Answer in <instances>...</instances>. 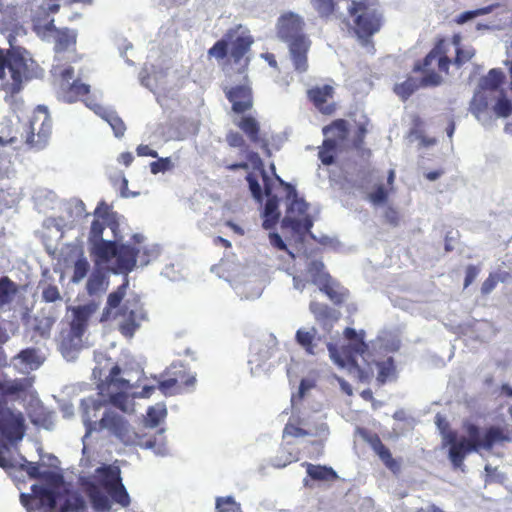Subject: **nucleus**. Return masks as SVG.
Segmentation results:
<instances>
[{
    "label": "nucleus",
    "instance_id": "nucleus-1",
    "mask_svg": "<svg viewBox=\"0 0 512 512\" xmlns=\"http://www.w3.org/2000/svg\"><path fill=\"white\" fill-rule=\"evenodd\" d=\"M101 406V402L92 401L91 405L87 404L84 409L83 417L86 432L83 437V448H87L90 444L89 439H97L103 429H106L110 436H113L125 446H142L144 444L145 448H162L166 444L163 429L159 431L158 439L155 438L154 441L149 439L144 443L142 441L143 436L135 432L128 420L113 411L105 412L98 422L93 421L89 415V410L98 411Z\"/></svg>",
    "mask_w": 512,
    "mask_h": 512
},
{
    "label": "nucleus",
    "instance_id": "nucleus-2",
    "mask_svg": "<svg viewBox=\"0 0 512 512\" xmlns=\"http://www.w3.org/2000/svg\"><path fill=\"white\" fill-rule=\"evenodd\" d=\"M435 424L442 436L444 447L449 445V448H492L504 446L510 441L509 431L499 426L480 428L470 422H464L462 433L459 435L440 414L436 415Z\"/></svg>",
    "mask_w": 512,
    "mask_h": 512
},
{
    "label": "nucleus",
    "instance_id": "nucleus-3",
    "mask_svg": "<svg viewBox=\"0 0 512 512\" xmlns=\"http://www.w3.org/2000/svg\"><path fill=\"white\" fill-rule=\"evenodd\" d=\"M43 70L25 49H0V89L5 98H14L25 84L42 76Z\"/></svg>",
    "mask_w": 512,
    "mask_h": 512
},
{
    "label": "nucleus",
    "instance_id": "nucleus-4",
    "mask_svg": "<svg viewBox=\"0 0 512 512\" xmlns=\"http://www.w3.org/2000/svg\"><path fill=\"white\" fill-rule=\"evenodd\" d=\"M226 97L231 104L228 115L233 125L238 127L251 142L259 143L260 124L250 113L254 107L251 87L247 84L232 87L226 93Z\"/></svg>",
    "mask_w": 512,
    "mask_h": 512
},
{
    "label": "nucleus",
    "instance_id": "nucleus-5",
    "mask_svg": "<svg viewBox=\"0 0 512 512\" xmlns=\"http://www.w3.org/2000/svg\"><path fill=\"white\" fill-rule=\"evenodd\" d=\"M304 25L302 17L293 12L283 14L277 23L278 36L288 43L294 68L299 73L308 69L307 52L310 41L303 33Z\"/></svg>",
    "mask_w": 512,
    "mask_h": 512
},
{
    "label": "nucleus",
    "instance_id": "nucleus-6",
    "mask_svg": "<svg viewBox=\"0 0 512 512\" xmlns=\"http://www.w3.org/2000/svg\"><path fill=\"white\" fill-rule=\"evenodd\" d=\"M253 39L249 30L241 24L226 33V65L238 73H244L250 61Z\"/></svg>",
    "mask_w": 512,
    "mask_h": 512
},
{
    "label": "nucleus",
    "instance_id": "nucleus-7",
    "mask_svg": "<svg viewBox=\"0 0 512 512\" xmlns=\"http://www.w3.org/2000/svg\"><path fill=\"white\" fill-rule=\"evenodd\" d=\"M345 8L353 18L354 31L363 45L380 29L381 15L364 2L343 0Z\"/></svg>",
    "mask_w": 512,
    "mask_h": 512
},
{
    "label": "nucleus",
    "instance_id": "nucleus-8",
    "mask_svg": "<svg viewBox=\"0 0 512 512\" xmlns=\"http://www.w3.org/2000/svg\"><path fill=\"white\" fill-rule=\"evenodd\" d=\"M23 387L17 382L0 381V393L4 396L15 395L22 391ZM25 433V426L22 418L12 414L0 417V443L2 448H7L6 443L16 444L22 440Z\"/></svg>",
    "mask_w": 512,
    "mask_h": 512
},
{
    "label": "nucleus",
    "instance_id": "nucleus-9",
    "mask_svg": "<svg viewBox=\"0 0 512 512\" xmlns=\"http://www.w3.org/2000/svg\"><path fill=\"white\" fill-rule=\"evenodd\" d=\"M288 188L287 200L289 205L287 214L282 220L283 227L291 228L298 235H304L310 232L313 222L309 215L306 214L308 204L297 196V191L294 187L286 184Z\"/></svg>",
    "mask_w": 512,
    "mask_h": 512
},
{
    "label": "nucleus",
    "instance_id": "nucleus-10",
    "mask_svg": "<svg viewBox=\"0 0 512 512\" xmlns=\"http://www.w3.org/2000/svg\"><path fill=\"white\" fill-rule=\"evenodd\" d=\"M325 140L319 151V158L324 165H331L338 148L342 147L348 136L347 122L339 119L323 128Z\"/></svg>",
    "mask_w": 512,
    "mask_h": 512
},
{
    "label": "nucleus",
    "instance_id": "nucleus-11",
    "mask_svg": "<svg viewBox=\"0 0 512 512\" xmlns=\"http://www.w3.org/2000/svg\"><path fill=\"white\" fill-rule=\"evenodd\" d=\"M94 220L91 223L88 235L90 244L102 240L105 228H109L115 234L119 228L117 213L114 212L105 201H100L95 208Z\"/></svg>",
    "mask_w": 512,
    "mask_h": 512
},
{
    "label": "nucleus",
    "instance_id": "nucleus-12",
    "mask_svg": "<svg viewBox=\"0 0 512 512\" xmlns=\"http://www.w3.org/2000/svg\"><path fill=\"white\" fill-rule=\"evenodd\" d=\"M54 19H49L42 24L39 19L34 21V30L37 34H53L54 51L62 53L70 48H75L77 42V31L68 27L58 28L55 26Z\"/></svg>",
    "mask_w": 512,
    "mask_h": 512
},
{
    "label": "nucleus",
    "instance_id": "nucleus-13",
    "mask_svg": "<svg viewBox=\"0 0 512 512\" xmlns=\"http://www.w3.org/2000/svg\"><path fill=\"white\" fill-rule=\"evenodd\" d=\"M121 368L118 365H115L111 368L108 377L106 378V383L108 387H115L120 390L116 393H111L109 395V402L120 409L123 412L129 411V397L122 390L128 389L130 387L129 381L120 377Z\"/></svg>",
    "mask_w": 512,
    "mask_h": 512
},
{
    "label": "nucleus",
    "instance_id": "nucleus-14",
    "mask_svg": "<svg viewBox=\"0 0 512 512\" xmlns=\"http://www.w3.org/2000/svg\"><path fill=\"white\" fill-rule=\"evenodd\" d=\"M0 467L4 469L24 470L31 478H39L40 470L37 462H29L19 450H0Z\"/></svg>",
    "mask_w": 512,
    "mask_h": 512
},
{
    "label": "nucleus",
    "instance_id": "nucleus-15",
    "mask_svg": "<svg viewBox=\"0 0 512 512\" xmlns=\"http://www.w3.org/2000/svg\"><path fill=\"white\" fill-rule=\"evenodd\" d=\"M344 335L346 339L349 341L347 346L348 351L346 352L347 362L352 368L357 369L360 372V379L363 380L367 376H364V373L358 369V365L354 359V354L360 355L363 357L365 361V354L368 350V345L364 341V332L360 331L359 333L353 328H346L344 331Z\"/></svg>",
    "mask_w": 512,
    "mask_h": 512
},
{
    "label": "nucleus",
    "instance_id": "nucleus-16",
    "mask_svg": "<svg viewBox=\"0 0 512 512\" xmlns=\"http://www.w3.org/2000/svg\"><path fill=\"white\" fill-rule=\"evenodd\" d=\"M97 304L94 302L77 306L72 309L73 318L70 322L69 336L71 339L81 340L84 335L90 317L96 312Z\"/></svg>",
    "mask_w": 512,
    "mask_h": 512
},
{
    "label": "nucleus",
    "instance_id": "nucleus-17",
    "mask_svg": "<svg viewBox=\"0 0 512 512\" xmlns=\"http://www.w3.org/2000/svg\"><path fill=\"white\" fill-rule=\"evenodd\" d=\"M36 124L37 119H34L29 124H26L24 126L22 137L25 138V143L28 147L40 149L45 146L46 141L51 133V120L47 115L45 116L38 129L36 135L37 139L35 138Z\"/></svg>",
    "mask_w": 512,
    "mask_h": 512
},
{
    "label": "nucleus",
    "instance_id": "nucleus-18",
    "mask_svg": "<svg viewBox=\"0 0 512 512\" xmlns=\"http://www.w3.org/2000/svg\"><path fill=\"white\" fill-rule=\"evenodd\" d=\"M141 249L131 244H120L117 248L116 269L119 273L128 274L136 266Z\"/></svg>",
    "mask_w": 512,
    "mask_h": 512
},
{
    "label": "nucleus",
    "instance_id": "nucleus-19",
    "mask_svg": "<svg viewBox=\"0 0 512 512\" xmlns=\"http://www.w3.org/2000/svg\"><path fill=\"white\" fill-rule=\"evenodd\" d=\"M489 94L477 89L470 102V112L485 127L492 125V117L488 112Z\"/></svg>",
    "mask_w": 512,
    "mask_h": 512
},
{
    "label": "nucleus",
    "instance_id": "nucleus-20",
    "mask_svg": "<svg viewBox=\"0 0 512 512\" xmlns=\"http://www.w3.org/2000/svg\"><path fill=\"white\" fill-rule=\"evenodd\" d=\"M334 89L331 85L315 86L307 91L309 99L323 114H331L334 111V105L329 104L328 100L333 97Z\"/></svg>",
    "mask_w": 512,
    "mask_h": 512
},
{
    "label": "nucleus",
    "instance_id": "nucleus-21",
    "mask_svg": "<svg viewBox=\"0 0 512 512\" xmlns=\"http://www.w3.org/2000/svg\"><path fill=\"white\" fill-rule=\"evenodd\" d=\"M117 314L123 318L119 324L120 333L131 338L136 330L140 327L139 320L142 319L141 311L129 309L127 305H123L118 310Z\"/></svg>",
    "mask_w": 512,
    "mask_h": 512
},
{
    "label": "nucleus",
    "instance_id": "nucleus-22",
    "mask_svg": "<svg viewBox=\"0 0 512 512\" xmlns=\"http://www.w3.org/2000/svg\"><path fill=\"white\" fill-rule=\"evenodd\" d=\"M90 245L91 255L95 257L96 261L107 263L116 258L118 248L116 241L102 239Z\"/></svg>",
    "mask_w": 512,
    "mask_h": 512
},
{
    "label": "nucleus",
    "instance_id": "nucleus-23",
    "mask_svg": "<svg viewBox=\"0 0 512 512\" xmlns=\"http://www.w3.org/2000/svg\"><path fill=\"white\" fill-rule=\"evenodd\" d=\"M317 329L311 328H300L297 330L295 335L296 342L305 350L307 354L317 355L321 349L317 344L316 340Z\"/></svg>",
    "mask_w": 512,
    "mask_h": 512
},
{
    "label": "nucleus",
    "instance_id": "nucleus-24",
    "mask_svg": "<svg viewBox=\"0 0 512 512\" xmlns=\"http://www.w3.org/2000/svg\"><path fill=\"white\" fill-rule=\"evenodd\" d=\"M108 284L106 273L101 269H94L88 277L86 291L90 296L100 295L106 292Z\"/></svg>",
    "mask_w": 512,
    "mask_h": 512
},
{
    "label": "nucleus",
    "instance_id": "nucleus-25",
    "mask_svg": "<svg viewBox=\"0 0 512 512\" xmlns=\"http://www.w3.org/2000/svg\"><path fill=\"white\" fill-rule=\"evenodd\" d=\"M505 78L504 73L499 69H491L488 74L479 80V90L486 93H494L498 90Z\"/></svg>",
    "mask_w": 512,
    "mask_h": 512
},
{
    "label": "nucleus",
    "instance_id": "nucleus-26",
    "mask_svg": "<svg viewBox=\"0 0 512 512\" xmlns=\"http://www.w3.org/2000/svg\"><path fill=\"white\" fill-rule=\"evenodd\" d=\"M260 174L263 181L265 194L268 196V200L265 204L263 211V217H279L278 200L276 196H271L272 188L270 184V179L264 170H262Z\"/></svg>",
    "mask_w": 512,
    "mask_h": 512
},
{
    "label": "nucleus",
    "instance_id": "nucleus-27",
    "mask_svg": "<svg viewBox=\"0 0 512 512\" xmlns=\"http://www.w3.org/2000/svg\"><path fill=\"white\" fill-rule=\"evenodd\" d=\"M166 416V406L163 403H157L147 409L144 425L145 427L156 428L165 420Z\"/></svg>",
    "mask_w": 512,
    "mask_h": 512
},
{
    "label": "nucleus",
    "instance_id": "nucleus-28",
    "mask_svg": "<svg viewBox=\"0 0 512 512\" xmlns=\"http://www.w3.org/2000/svg\"><path fill=\"white\" fill-rule=\"evenodd\" d=\"M306 471L308 476L316 481L333 482L338 478L337 473L331 467L327 466L306 463Z\"/></svg>",
    "mask_w": 512,
    "mask_h": 512
},
{
    "label": "nucleus",
    "instance_id": "nucleus-29",
    "mask_svg": "<svg viewBox=\"0 0 512 512\" xmlns=\"http://www.w3.org/2000/svg\"><path fill=\"white\" fill-rule=\"evenodd\" d=\"M145 237L142 234H134L132 236V242L136 245V247L141 249L140 262L142 265H148L152 260L156 259L159 256V249L156 246H144L143 242Z\"/></svg>",
    "mask_w": 512,
    "mask_h": 512
},
{
    "label": "nucleus",
    "instance_id": "nucleus-30",
    "mask_svg": "<svg viewBox=\"0 0 512 512\" xmlns=\"http://www.w3.org/2000/svg\"><path fill=\"white\" fill-rule=\"evenodd\" d=\"M315 285L319 286L320 290L325 292L334 303H341L343 301L344 294L334 288L329 274H321L316 277Z\"/></svg>",
    "mask_w": 512,
    "mask_h": 512
},
{
    "label": "nucleus",
    "instance_id": "nucleus-31",
    "mask_svg": "<svg viewBox=\"0 0 512 512\" xmlns=\"http://www.w3.org/2000/svg\"><path fill=\"white\" fill-rule=\"evenodd\" d=\"M127 288V282L120 285L116 291L111 292L107 298V306L104 308L101 321H106L110 318L111 310L119 307L122 302Z\"/></svg>",
    "mask_w": 512,
    "mask_h": 512
},
{
    "label": "nucleus",
    "instance_id": "nucleus-32",
    "mask_svg": "<svg viewBox=\"0 0 512 512\" xmlns=\"http://www.w3.org/2000/svg\"><path fill=\"white\" fill-rule=\"evenodd\" d=\"M31 491L34 493V499H38L41 506H46L49 509H53L56 506V494L53 490L33 484Z\"/></svg>",
    "mask_w": 512,
    "mask_h": 512
},
{
    "label": "nucleus",
    "instance_id": "nucleus-33",
    "mask_svg": "<svg viewBox=\"0 0 512 512\" xmlns=\"http://www.w3.org/2000/svg\"><path fill=\"white\" fill-rule=\"evenodd\" d=\"M85 509L86 502L84 498L77 492H71L67 494L60 507V512H83Z\"/></svg>",
    "mask_w": 512,
    "mask_h": 512
},
{
    "label": "nucleus",
    "instance_id": "nucleus-34",
    "mask_svg": "<svg viewBox=\"0 0 512 512\" xmlns=\"http://www.w3.org/2000/svg\"><path fill=\"white\" fill-rule=\"evenodd\" d=\"M18 292L17 285L7 276L0 278V308L9 304Z\"/></svg>",
    "mask_w": 512,
    "mask_h": 512
},
{
    "label": "nucleus",
    "instance_id": "nucleus-35",
    "mask_svg": "<svg viewBox=\"0 0 512 512\" xmlns=\"http://www.w3.org/2000/svg\"><path fill=\"white\" fill-rule=\"evenodd\" d=\"M65 98L68 102H74L78 98L89 94L90 86L82 83L80 80H73L65 89Z\"/></svg>",
    "mask_w": 512,
    "mask_h": 512
},
{
    "label": "nucleus",
    "instance_id": "nucleus-36",
    "mask_svg": "<svg viewBox=\"0 0 512 512\" xmlns=\"http://www.w3.org/2000/svg\"><path fill=\"white\" fill-rule=\"evenodd\" d=\"M195 381H196L195 377H187L186 380H179L178 377L173 376V377H169L165 380L160 381L159 388L164 393H166L170 390H175L178 392L183 387L193 386Z\"/></svg>",
    "mask_w": 512,
    "mask_h": 512
},
{
    "label": "nucleus",
    "instance_id": "nucleus-37",
    "mask_svg": "<svg viewBox=\"0 0 512 512\" xmlns=\"http://www.w3.org/2000/svg\"><path fill=\"white\" fill-rule=\"evenodd\" d=\"M99 474L103 478L102 484L105 489L113 487V485L121 483L120 470L117 467L105 466L98 469Z\"/></svg>",
    "mask_w": 512,
    "mask_h": 512
},
{
    "label": "nucleus",
    "instance_id": "nucleus-38",
    "mask_svg": "<svg viewBox=\"0 0 512 512\" xmlns=\"http://www.w3.org/2000/svg\"><path fill=\"white\" fill-rule=\"evenodd\" d=\"M311 4L321 16H329L333 12H337L341 8V4L345 6L343 0L334 3L332 0H311Z\"/></svg>",
    "mask_w": 512,
    "mask_h": 512
},
{
    "label": "nucleus",
    "instance_id": "nucleus-39",
    "mask_svg": "<svg viewBox=\"0 0 512 512\" xmlns=\"http://www.w3.org/2000/svg\"><path fill=\"white\" fill-rule=\"evenodd\" d=\"M102 118L109 123L114 135L118 138L122 137L126 131L124 121L113 111H105Z\"/></svg>",
    "mask_w": 512,
    "mask_h": 512
},
{
    "label": "nucleus",
    "instance_id": "nucleus-40",
    "mask_svg": "<svg viewBox=\"0 0 512 512\" xmlns=\"http://www.w3.org/2000/svg\"><path fill=\"white\" fill-rule=\"evenodd\" d=\"M106 490L113 501H115L117 504L121 505L122 507L129 506L130 497L122 482L115 484L113 487H110Z\"/></svg>",
    "mask_w": 512,
    "mask_h": 512
},
{
    "label": "nucleus",
    "instance_id": "nucleus-41",
    "mask_svg": "<svg viewBox=\"0 0 512 512\" xmlns=\"http://www.w3.org/2000/svg\"><path fill=\"white\" fill-rule=\"evenodd\" d=\"M90 270V264L83 254L75 261L73 266V274L71 281L73 283H79L83 280Z\"/></svg>",
    "mask_w": 512,
    "mask_h": 512
},
{
    "label": "nucleus",
    "instance_id": "nucleus-42",
    "mask_svg": "<svg viewBox=\"0 0 512 512\" xmlns=\"http://www.w3.org/2000/svg\"><path fill=\"white\" fill-rule=\"evenodd\" d=\"M493 112L497 117L507 118L512 114V102L506 97L503 91L493 106Z\"/></svg>",
    "mask_w": 512,
    "mask_h": 512
},
{
    "label": "nucleus",
    "instance_id": "nucleus-43",
    "mask_svg": "<svg viewBox=\"0 0 512 512\" xmlns=\"http://www.w3.org/2000/svg\"><path fill=\"white\" fill-rule=\"evenodd\" d=\"M419 87L416 79L409 78L401 84H397L394 87V92L402 99H408L414 91Z\"/></svg>",
    "mask_w": 512,
    "mask_h": 512
},
{
    "label": "nucleus",
    "instance_id": "nucleus-44",
    "mask_svg": "<svg viewBox=\"0 0 512 512\" xmlns=\"http://www.w3.org/2000/svg\"><path fill=\"white\" fill-rule=\"evenodd\" d=\"M377 344L387 351H396L400 347V340L396 335L388 332L381 333L377 338Z\"/></svg>",
    "mask_w": 512,
    "mask_h": 512
},
{
    "label": "nucleus",
    "instance_id": "nucleus-45",
    "mask_svg": "<svg viewBox=\"0 0 512 512\" xmlns=\"http://www.w3.org/2000/svg\"><path fill=\"white\" fill-rule=\"evenodd\" d=\"M379 458L385 464V466L393 473L400 472L401 462L399 459L393 458L390 450H376Z\"/></svg>",
    "mask_w": 512,
    "mask_h": 512
},
{
    "label": "nucleus",
    "instance_id": "nucleus-46",
    "mask_svg": "<svg viewBox=\"0 0 512 512\" xmlns=\"http://www.w3.org/2000/svg\"><path fill=\"white\" fill-rule=\"evenodd\" d=\"M416 70H421L425 75L421 80V84L423 86H438L442 82V78L440 75L434 72L433 69L428 68H421L420 65L415 66Z\"/></svg>",
    "mask_w": 512,
    "mask_h": 512
},
{
    "label": "nucleus",
    "instance_id": "nucleus-47",
    "mask_svg": "<svg viewBox=\"0 0 512 512\" xmlns=\"http://www.w3.org/2000/svg\"><path fill=\"white\" fill-rule=\"evenodd\" d=\"M377 367V380L381 383H384L394 372L393 358L389 357L386 361L378 362Z\"/></svg>",
    "mask_w": 512,
    "mask_h": 512
},
{
    "label": "nucleus",
    "instance_id": "nucleus-48",
    "mask_svg": "<svg viewBox=\"0 0 512 512\" xmlns=\"http://www.w3.org/2000/svg\"><path fill=\"white\" fill-rule=\"evenodd\" d=\"M307 273L311 277L312 282L315 284V278L321 274H328L324 270V264L321 260L316 258H308Z\"/></svg>",
    "mask_w": 512,
    "mask_h": 512
},
{
    "label": "nucleus",
    "instance_id": "nucleus-49",
    "mask_svg": "<svg viewBox=\"0 0 512 512\" xmlns=\"http://www.w3.org/2000/svg\"><path fill=\"white\" fill-rule=\"evenodd\" d=\"M246 179L249 184V189L251 191L253 198L258 202H261L263 199V194L258 177L255 174L249 173Z\"/></svg>",
    "mask_w": 512,
    "mask_h": 512
},
{
    "label": "nucleus",
    "instance_id": "nucleus-50",
    "mask_svg": "<svg viewBox=\"0 0 512 512\" xmlns=\"http://www.w3.org/2000/svg\"><path fill=\"white\" fill-rule=\"evenodd\" d=\"M388 198V192L382 184H379L376 189L368 194V199L373 205H382Z\"/></svg>",
    "mask_w": 512,
    "mask_h": 512
},
{
    "label": "nucleus",
    "instance_id": "nucleus-51",
    "mask_svg": "<svg viewBox=\"0 0 512 512\" xmlns=\"http://www.w3.org/2000/svg\"><path fill=\"white\" fill-rule=\"evenodd\" d=\"M493 8H494V5H490V6H487V7H484V8L463 12L459 16L458 22L459 23H465V22H467L469 20L474 19L477 16L489 14L490 12H492Z\"/></svg>",
    "mask_w": 512,
    "mask_h": 512
},
{
    "label": "nucleus",
    "instance_id": "nucleus-52",
    "mask_svg": "<svg viewBox=\"0 0 512 512\" xmlns=\"http://www.w3.org/2000/svg\"><path fill=\"white\" fill-rule=\"evenodd\" d=\"M310 311L317 320L326 319L331 313V310L327 305L315 301L310 303Z\"/></svg>",
    "mask_w": 512,
    "mask_h": 512
},
{
    "label": "nucleus",
    "instance_id": "nucleus-53",
    "mask_svg": "<svg viewBox=\"0 0 512 512\" xmlns=\"http://www.w3.org/2000/svg\"><path fill=\"white\" fill-rule=\"evenodd\" d=\"M442 54L440 46H436L434 49H432L427 56L423 60V64L421 68H431L433 69L436 63L438 62L440 56Z\"/></svg>",
    "mask_w": 512,
    "mask_h": 512
},
{
    "label": "nucleus",
    "instance_id": "nucleus-54",
    "mask_svg": "<svg viewBox=\"0 0 512 512\" xmlns=\"http://www.w3.org/2000/svg\"><path fill=\"white\" fill-rule=\"evenodd\" d=\"M42 298L45 302L52 303L61 299L59 289L56 285L49 284L42 291Z\"/></svg>",
    "mask_w": 512,
    "mask_h": 512
},
{
    "label": "nucleus",
    "instance_id": "nucleus-55",
    "mask_svg": "<svg viewBox=\"0 0 512 512\" xmlns=\"http://www.w3.org/2000/svg\"><path fill=\"white\" fill-rule=\"evenodd\" d=\"M309 434H311L309 431H307L303 428L297 427L290 423L285 426L284 431H283L284 438H288L290 436L300 438V437H305L306 435H309Z\"/></svg>",
    "mask_w": 512,
    "mask_h": 512
},
{
    "label": "nucleus",
    "instance_id": "nucleus-56",
    "mask_svg": "<svg viewBox=\"0 0 512 512\" xmlns=\"http://www.w3.org/2000/svg\"><path fill=\"white\" fill-rule=\"evenodd\" d=\"M473 450H449V458L454 468H461L467 453Z\"/></svg>",
    "mask_w": 512,
    "mask_h": 512
},
{
    "label": "nucleus",
    "instance_id": "nucleus-57",
    "mask_svg": "<svg viewBox=\"0 0 512 512\" xmlns=\"http://www.w3.org/2000/svg\"><path fill=\"white\" fill-rule=\"evenodd\" d=\"M475 54L474 49L472 48H457L456 49V58H455V64L457 66H461L463 63L469 61Z\"/></svg>",
    "mask_w": 512,
    "mask_h": 512
},
{
    "label": "nucleus",
    "instance_id": "nucleus-58",
    "mask_svg": "<svg viewBox=\"0 0 512 512\" xmlns=\"http://www.w3.org/2000/svg\"><path fill=\"white\" fill-rule=\"evenodd\" d=\"M92 503L98 510L107 511L110 509L108 498L101 493H94L91 495Z\"/></svg>",
    "mask_w": 512,
    "mask_h": 512
},
{
    "label": "nucleus",
    "instance_id": "nucleus-59",
    "mask_svg": "<svg viewBox=\"0 0 512 512\" xmlns=\"http://www.w3.org/2000/svg\"><path fill=\"white\" fill-rule=\"evenodd\" d=\"M358 433H359V436L361 438H363L369 445H371L372 448H384L381 445L380 439L376 434L370 433V432H368L366 430H362V429L359 430Z\"/></svg>",
    "mask_w": 512,
    "mask_h": 512
},
{
    "label": "nucleus",
    "instance_id": "nucleus-60",
    "mask_svg": "<svg viewBox=\"0 0 512 512\" xmlns=\"http://www.w3.org/2000/svg\"><path fill=\"white\" fill-rule=\"evenodd\" d=\"M60 86L61 89H65L74 79V69L72 67H66L60 72Z\"/></svg>",
    "mask_w": 512,
    "mask_h": 512
},
{
    "label": "nucleus",
    "instance_id": "nucleus-61",
    "mask_svg": "<svg viewBox=\"0 0 512 512\" xmlns=\"http://www.w3.org/2000/svg\"><path fill=\"white\" fill-rule=\"evenodd\" d=\"M227 142L232 147L245 148L246 142L242 134L239 132H230L227 136Z\"/></svg>",
    "mask_w": 512,
    "mask_h": 512
},
{
    "label": "nucleus",
    "instance_id": "nucleus-62",
    "mask_svg": "<svg viewBox=\"0 0 512 512\" xmlns=\"http://www.w3.org/2000/svg\"><path fill=\"white\" fill-rule=\"evenodd\" d=\"M170 166L169 158H160L150 164V169L153 174L166 171Z\"/></svg>",
    "mask_w": 512,
    "mask_h": 512
},
{
    "label": "nucleus",
    "instance_id": "nucleus-63",
    "mask_svg": "<svg viewBox=\"0 0 512 512\" xmlns=\"http://www.w3.org/2000/svg\"><path fill=\"white\" fill-rule=\"evenodd\" d=\"M208 55L219 59L224 58V38L218 40L214 46L208 50Z\"/></svg>",
    "mask_w": 512,
    "mask_h": 512
},
{
    "label": "nucleus",
    "instance_id": "nucleus-64",
    "mask_svg": "<svg viewBox=\"0 0 512 512\" xmlns=\"http://www.w3.org/2000/svg\"><path fill=\"white\" fill-rule=\"evenodd\" d=\"M136 152H137L138 156H142V157L143 156H149V157H152V158H157L158 157L157 151L151 149L150 146L146 145V144H140L136 148Z\"/></svg>",
    "mask_w": 512,
    "mask_h": 512
}]
</instances>
